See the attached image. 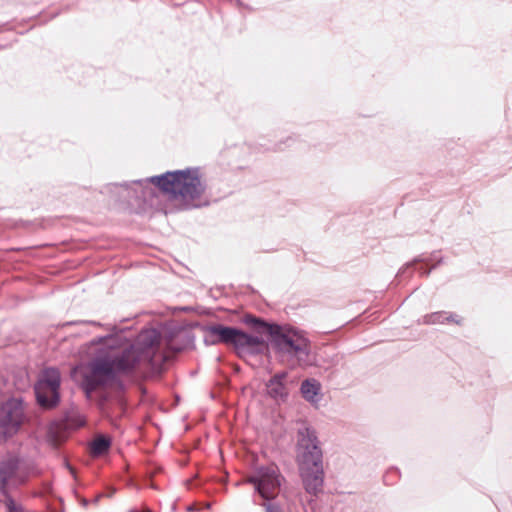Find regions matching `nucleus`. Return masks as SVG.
<instances>
[{
    "label": "nucleus",
    "instance_id": "6e6552de",
    "mask_svg": "<svg viewBox=\"0 0 512 512\" xmlns=\"http://www.w3.org/2000/svg\"><path fill=\"white\" fill-rule=\"evenodd\" d=\"M60 373L55 368L42 371L35 385V393L39 404L43 407H53L59 401Z\"/></svg>",
    "mask_w": 512,
    "mask_h": 512
},
{
    "label": "nucleus",
    "instance_id": "20e7f679",
    "mask_svg": "<svg viewBox=\"0 0 512 512\" xmlns=\"http://www.w3.org/2000/svg\"><path fill=\"white\" fill-rule=\"evenodd\" d=\"M245 323L265 328L272 337L273 346L283 356L295 359L296 364L300 366L309 364V341L298 331L278 325H267L251 316L245 318Z\"/></svg>",
    "mask_w": 512,
    "mask_h": 512
},
{
    "label": "nucleus",
    "instance_id": "ddd939ff",
    "mask_svg": "<svg viewBox=\"0 0 512 512\" xmlns=\"http://www.w3.org/2000/svg\"><path fill=\"white\" fill-rule=\"evenodd\" d=\"M4 503L7 507L8 512H23L22 507L17 505L16 502L9 496H4Z\"/></svg>",
    "mask_w": 512,
    "mask_h": 512
},
{
    "label": "nucleus",
    "instance_id": "9d476101",
    "mask_svg": "<svg viewBox=\"0 0 512 512\" xmlns=\"http://www.w3.org/2000/svg\"><path fill=\"white\" fill-rule=\"evenodd\" d=\"M287 373L276 374L267 384V392L275 400H284L288 395V390L284 384Z\"/></svg>",
    "mask_w": 512,
    "mask_h": 512
},
{
    "label": "nucleus",
    "instance_id": "f257e3e1",
    "mask_svg": "<svg viewBox=\"0 0 512 512\" xmlns=\"http://www.w3.org/2000/svg\"><path fill=\"white\" fill-rule=\"evenodd\" d=\"M160 333L155 329L143 330L135 344L124 347L120 335H109L93 340L91 349L94 358L82 369V387L86 394L98 388L115 384L122 373H127L143 362L156 364Z\"/></svg>",
    "mask_w": 512,
    "mask_h": 512
},
{
    "label": "nucleus",
    "instance_id": "f03ea898",
    "mask_svg": "<svg viewBox=\"0 0 512 512\" xmlns=\"http://www.w3.org/2000/svg\"><path fill=\"white\" fill-rule=\"evenodd\" d=\"M297 458L306 491L317 494L322 489L324 478L322 452L314 431L309 428L299 431Z\"/></svg>",
    "mask_w": 512,
    "mask_h": 512
},
{
    "label": "nucleus",
    "instance_id": "7ed1b4c3",
    "mask_svg": "<svg viewBox=\"0 0 512 512\" xmlns=\"http://www.w3.org/2000/svg\"><path fill=\"white\" fill-rule=\"evenodd\" d=\"M150 181L170 194L174 200H179L187 207L200 206V197L204 186L196 172L175 171L161 176L151 177Z\"/></svg>",
    "mask_w": 512,
    "mask_h": 512
},
{
    "label": "nucleus",
    "instance_id": "423d86ee",
    "mask_svg": "<svg viewBox=\"0 0 512 512\" xmlns=\"http://www.w3.org/2000/svg\"><path fill=\"white\" fill-rule=\"evenodd\" d=\"M248 482L263 500L270 501L280 492L282 476L275 465L261 466L255 469Z\"/></svg>",
    "mask_w": 512,
    "mask_h": 512
},
{
    "label": "nucleus",
    "instance_id": "0eeeda50",
    "mask_svg": "<svg viewBox=\"0 0 512 512\" xmlns=\"http://www.w3.org/2000/svg\"><path fill=\"white\" fill-rule=\"evenodd\" d=\"M23 402L20 399H9L0 406V440L15 435L25 422Z\"/></svg>",
    "mask_w": 512,
    "mask_h": 512
},
{
    "label": "nucleus",
    "instance_id": "4468645a",
    "mask_svg": "<svg viewBox=\"0 0 512 512\" xmlns=\"http://www.w3.org/2000/svg\"><path fill=\"white\" fill-rule=\"evenodd\" d=\"M444 319H449L448 317H445L443 313L436 312L431 315H428L425 317L426 323H441Z\"/></svg>",
    "mask_w": 512,
    "mask_h": 512
},
{
    "label": "nucleus",
    "instance_id": "9b49d317",
    "mask_svg": "<svg viewBox=\"0 0 512 512\" xmlns=\"http://www.w3.org/2000/svg\"><path fill=\"white\" fill-rule=\"evenodd\" d=\"M320 392V384L315 380H305L301 384L302 396L309 402H317Z\"/></svg>",
    "mask_w": 512,
    "mask_h": 512
},
{
    "label": "nucleus",
    "instance_id": "39448f33",
    "mask_svg": "<svg viewBox=\"0 0 512 512\" xmlns=\"http://www.w3.org/2000/svg\"><path fill=\"white\" fill-rule=\"evenodd\" d=\"M212 337L217 342L232 345L238 353H261L266 349V345L260 337L242 332L239 329L215 325L208 328Z\"/></svg>",
    "mask_w": 512,
    "mask_h": 512
},
{
    "label": "nucleus",
    "instance_id": "1a4fd4ad",
    "mask_svg": "<svg viewBox=\"0 0 512 512\" xmlns=\"http://www.w3.org/2000/svg\"><path fill=\"white\" fill-rule=\"evenodd\" d=\"M26 476L20 470V462L11 458L0 465V490L3 496L8 495V489L23 483Z\"/></svg>",
    "mask_w": 512,
    "mask_h": 512
},
{
    "label": "nucleus",
    "instance_id": "f8f14e48",
    "mask_svg": "<svg viewBox=\"0 0 512 512\" xmlns=\"http://www.w3.org/2000/svg\"><path fill=\"white\" fill-rule=\"evenodd\" d=\"M111 445V441L109 438L104 436L97 437L92 443H91V454L93 456H100L106 453Z\"/></svg>",
    "mask_w": 512,
    "mask_h": 512
},
{
    "label": "nucleus",
    "instance_id": "2eb2a0df",
    "mask_svg": "<svg viewBox=\"0 0 512 512\" xmlns=\"http://www.w3.org/2000/svg\"><path fill=\"white\" fill-rule=\"evenodd\" d=\"M263 506L266 507V511L267 512H280V509L278 506L274 505V504H271V503H263L262 504Z\"/></svg>",
    "mask_w": 512,
    "mask_h": 512
}]
</instances>
